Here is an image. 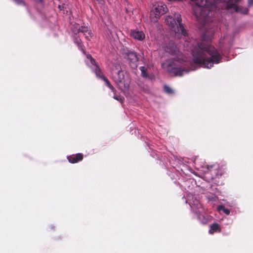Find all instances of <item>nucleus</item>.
I'll return each instance as SVG.
<instances>
[{
    "mask_svg": "<svg viewBox=\"0 0 253 253\" xmlns=\"http://www.w3.org/2000/svg\"><path fill=\"white\" fill-rule=\"evenodd\" d=\"M224 209H225V208H224V207L223 206H218L217 207V210L219 211H221V210L223 211Z\"/></svg>",
    "mask_w": 253,
    "mask_h": 253,
    "instance_id": "nucleus-22",
    "label": "nucleus"
},
{
    "mask_svg": "<svg viewBox=\"0 0 253 253\" xmlns=\"http://www.w3.org/2000/svg\"><path fill=\"white\" fill-rule=\"evenodd\" d=\"M223 211L227 215H229L230 214V211L229 210L227 209H224Z\"/></svg>",
    "mask_w": 253,
    "mask_h": 253,
    "instance_id": "nucleus-21",
    "label": "nucleus"
},
{
    "mask_svg": "<svg viewBox=\"0 0 253 253\" xmlns=\"http://www.w3.org/2000/svg\"><path fill=\"white\" fill-rule=\"evenodd\" d=\"M253 3V0H249V5H251Z\"/></svg>",
    "mask_w": 253,
    "mask_h": 253,
    "instance_id": "nucleus-26",
    "label": "nucleus"
},
{
    "mask_svg": "<svg viewBox=\"0 0 253 253\" xmlns=\"http://www.w3.org/2000/svg\"><path fill=\"white\" fill-rule=\"evenodd\" d=\"M126 58L129 61L130 66L132 68H135L137 67L138 57L135 52L128 51Z\"/></svg>",
    "mask_w": 253,
    "mask_h": 253,
    "instance_id": "nucleus-10",
    "label": "nucleus"
},
{
    "mask_svg": "<svg viewBox=\"0 0 253 253\" xmlns=\"http://www.w3.org/2000/svg\"><path fill=\"white\" fill-rule=\"evenodd\" d=\"M75 42L78 44L79 48L84 53V46L82 44L81 40L80 39L77 38L75 40Z\"/></svg>",
    "mask_w": 253,
    "mask_h": 253,
    "instance_id": "nucleus-17",
    "label": "nucleus"
},
{
    "mask_svg": "<svg viewBox=\"0 0 253 253\" xmlns=\"http://www.w3.org/2000/svg\"><path fill=\"white\" fill-rule=\"evenodd\" d=\"M86 64L92 69L96 76H99V73H101V71L96 64L95 60L89 54L86 55Z\"/></svg>",
    "mask_w": 253,
    "mask_h": 253,
    "instance_id": "nucleus-9",
    "label": "nucleus"
},
{
    "mask_svg": "<svg viewBox=\"0 0 253 253\" xmlns=\"http://www.w3.org/2000/svg\"><path fill=\"white\" fill-rule=\"evenodd\" d=\"M16 3L20 4L22 2V0H13Z\"/></svg>",
    "mask_w": 253,
    "mask_h": 253,
    "instance_id": "nucleus-23",
    "label": "nucleus"
},
{
    "mask_svg": "<svg viewBox=\"0 0 253 253\" xmlns=\"http://www.w3.org/2000/svg\"><path fill=\"white\" fill-rule=\"evenodd\" d=\"M213 167H215V176L217 174V173L216 171V169L218 168V166L217 165H214L209 166H206L205 167L202 166L201 167V170L203 171L205 174H208L209 172H212V170L211 169Z\"/></svg>",
    "mask_w": 253,
    "mask_h": 253,
    "instance_id": "nucleus-11",
    "label": "nucleus"
},
{
    "mask_svg": "<svg viewBox=\"0 0 253 253\" xmlns=\"http://www.w3.org/2000/svg\"><path fill=\"white\" fill-rule=\"evenodd\" d=\"M140 70L141 71V75L144 78L148 77V75L146 72V69L145 67L142 66L140 67Z\"/></svg>",
    "mask_w": 253,
    "mask_h": 253,
    "instance_id": "nucleus-18",
    "label": "nucleus"
},
{
    "mask_svg": "<svg viewBox=\"0 0 253 253\" xmlns=\"http://www.w3.org/2000/svg\"><path fill=\"white\" fill-rule=\"evenodd\" d=\"M78 32H82L84 33V35H85V38L88 40L92 36V33L90 31L88 30L87 27H81L78 29Z\"/></svg>",
    "mask_w": 253,
    "mask_h": 253,
    "instance_id": "nucleus-14",
    "label": "nucleus"
},
{
    "mask_svg": "<svg viewBox=\"0 0 253 253\" xmlns=\"http://www.w3.org/2000/svg\"><path fill=\"white\" fill-rule=\"evenodd\" d=\"M58 8L60 9V10H63V6L60 5H58Z\"/></svg>",
    "mask_w": 253,
    "mask_h": 253,
    "instance_id": "nucleus-25",
    "label": "nucleus"
},
{
    "mask_svg": "<svg viewBox=\"0 0 253 253\" xmlns=\"http://www.w3.org/2000/svg\"><path fill=\"white\" fill-rule=\"evenodd\" d=\"M168 9L166 5L163 2H156L151 9L150 18L152 22H156L159 18L164 14Z\"/></svg>",
    "mask_w": 253,
    "mask_h": 253,
    "instance_id": "nucleus-4",
    "label": "nucleus"
},
{
    "mask_svg": "<svg viewBox=\"0 0 253 253\" xmlns=\"http://www.w3.org/2000/svg\"><path fill=\"white\" fill-rule=\"evenodd\" d=\"M164 50L166 52L176 57V60L179 61L182 59V55L180 54L174 42H169L165 47Z\"/></svg>",
    "mask_w": 253,
    "mask_h": 253,
    "instance_id": "nucleus-7",
    "label": "nucleus"
},
{
    "mask_svg": "<svg viewBox=\"0 0 253 253\" xmlns=\"http://www.w3.org/2000/svg\"><path fill=\"white\" fill-rule=\"evenodd\" d=\"M173 16L174 18L170 15L167 16L165 22L174 31L176 37L178 39L182 38L184 41L185 43L184 45L186 46L188 50L191 51L193 60L195 64L204 68H211L214 64L220 62L221 56L217 50L210 44L205 42L212 37L214 34L212 30L206 31L202 37V42L195 44L193 40L188 41L187 32L181 23V15L176 13L174 14Z\"/></svg>",
    "mask_w": 253,
    "mask_h": 253,
    "instance_id": "nucleus-1",
    "label": "nucleus"
},
{
    "mask_svg": "<svg viewBox=\"0 0 253 253\" xmlns=\"http://www.w3.org/2000/svg\"><path fill=\"white\" fill-rule=\"evenodd\" d=\"M191 207L194 213L197 215V217L201 223L203 224H206L208 222L211 217L210 216H206L202 214L204 212V209L199 201H196V202H193V203Z\"/></svg>",
    "mask_w": 253,
    "mask_h": 253,
    "instance_id": "nucleus-5",
    "label": "nucleus"
},
{
    "mask_svg": "<svg viewBox=\"0 0 253 253\" xmlns=\"http://www.w3.org/2000/svg\"><path fill=\"white\" fill-rule=\"evenodd\" d=\"M69 162L71 163H76L83 159V155L81 154H77L76 155L68 157Z\"/></svg>",
    "mask_w": 253,
    "mask_h": 253,
    "instance_id": "nucleus-13",
    "label": "nucleus"
},
{
    "mask_svg": "<svg viewBox=\"0 0 253 253\" xmlns=\"http://www.w3.org/2000/svg\"><path fill=\"white\" fill-rule=\"evenodd\" d=\"M220 225L217 223H213L211 225L209 232L210 234H212L214 232H220Z\"/></svg>",
    "mask_w": 253,
    "mask_h": 253,
    "instance_id": "nucleus-15",
    "label": "nucleus"
},
{
    "mask_svg": "<svg viewBox=\"0 0 253 253\" xmlns=\"http://www.w3.org/2000/svg\"><path fill=\"white\" fill-rule=\"evenodd\" d=\"M131 36L134 39L142 41L145 38V34L142 31L133 30L131 31Z\"/></svg>",
    "mask_w": 253,
    "mask_h": 253,
    "instance_id": "nucleus-12",
    "label": "nucleus"
},
{
    "mask_svg": "<svg viewBox=\"0 0 253 253\" xmlns=\"http://www.w3.org/2000/svg\"><path fill=\"white\" fill-rule=\"evenodd\" d=\"M99 78H101L106 83V84L108 87H109L111 90H114L113 86L111 84L109 80L106 78L104 76L101 75V73H99V76H97Z\"/></svg>",
    "mask_w": 253,
    "mask_h": 253,
    "instance_id": "nucleus-16",
    "label": "nucleus"
},
{
    "mask_svg": "<svg viewBox=\"0 0 253 253\" xmlns=\"http://www.w3.org/2000/svg\"><path fill=\"white\" fill-rule=\"evenodd\" d=\"M164 90L168 94H172L173 93L172 89L168 85L164 86Z\"/></svg>",
    "mask_w": 253,
    "mask_h": 253,
    "instance_id": "nucleus-19",
    "label": "nucleus"
},
{
    "mask_svg": "<svg viewBox=\"0 0 253 253\" xmlns=\"http://www.w3.org/2000/svg\"><path fill=\"white\" fill-rule=\"evenodd\" d=\"M228 37L227 36H225L224 37L223 40L225 42L226 40H227Z\"/></svg>",
    "mask_w": 253,
    "mask_h": 253,
    "instance_id": "nucleus-24",
    "label": "nucleus"
},
{
    "mask_svg": "<svg viewBox=\"0 0 253 253\" xmlns=\"http://www.w3.org/2000/svg\"><path fill=\"white\" fill-rule=\"evenodd\" d=\"M196 6L194 8V13L199 22L205 25L211 21V11L215 7V0H191Z\"/></svg>",
    "mask_w": 253,
    "mask_h": 253,
    "instance_id": "nucleus-2",
    "label": "nucleus"
},
{
    "mask_svg": "<svg viewBox=\"0 0 253 253\" xmlns=\"http://www.w3.org/2000/svg\"><path fill=\"white\" fill-rule=\"evenodd\" d=\"M226 8L228 9H233L236 12L242 14H246L248 12V9L237 5V0H229L226 4Z\"/></svg>",
    "mask_w": 253,
    "mask_h": 253,
    "instance_id": "nucleus-8",
    "label": "nucleus"
},
{
    "mask_svg": "<svg viewBox=\"0 0 253 253\" xmlns=\"http://www.w3.org/2000/svg\"><path fill=\"white\" fill-rule=\"evenodd\" d=\"M111 76L119 88L123 90H126L130 83V78L128 74L124 73L122 71L119 65L114 64L111 69Z\"/></svg>",
    "mask_w": 253,
    "mask_h": 253,
    "instance_id": "nucleus-3",
    "label": "nucleus"
},
{
    "mask_svg": "<svg viewBox=\"0 0 253 253\" xmlns=\"http://www.w3.org/2000/svg\"><path fill=\"white\" fill-rule=\"evenodd\" d=\"M162 66L164 69H166L169 73L174 74L175 76H181L184 73H187L189 70H194L195 68L191 67L189 70L183 69L181 68L173 67L172 64L167 62L163 63Z\"/></svg>",
    "mask_w": 253,
    "mask_h": 253,
    "instance_id": "nucleus-6",
    "label": "nucleus"
},
{
    "mask_svg": "<svg viewBox=\"0 0 253 253\" xmlns=\"http://www.w3.org/2000/svg\"><path fill=\"white\" fill-rule=\"evenodd\" d=\"M206 177H207V178H208V179H213V178H214V177H213V176H211V177H208V176H206Z\"/></svg>",
    "mask_w": 253,
    "mask_h": 253,
    "instance_id": "nucleus-27",
    "label": "nucleus"
},
{
    "mask_svg": "<svg viewBox=\"0 0 253 253\" xmlns=\"http://www.w3.org/2000/svg\"><path fill=\"white\" fill-rule=\"evenodd\" d=\"M113 98L121 103H122L124 100V98L121 95H114Z\"/></svg>",
    "mask_w": 253,
    "mask_h": 253,
    "instance_id": "nucleus-20",
    "label": "nucleus"
}]
</instances>
